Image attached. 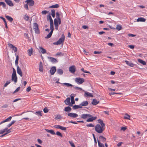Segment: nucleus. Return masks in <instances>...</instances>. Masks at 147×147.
Listing matches in <instances>:
<instances>
[{"label":"nucleus","mask_w":147,"mask_h":147,"mask_svg":"<svg viewBox=\"0 0 147 147\" xmlns=\"http://www.w3.org/2000/svg\"><path fill=\"white\" fill-rule=\"evenodd\" d=\"M95 130L98 133L101 134L104 130V128L101 127L100 124H97L95 127Z\"/></svg>","instance_id":"f257e3e1"},{"label":"nucleus","mask_w":147,"mask_h":147,"mask_svg":"<svg viewBox=\"0 0 147 147\" xmlns=\"http://www.w3.org/2000/svg\"><path fill=\"white\" fill-rule=\"evenodd\" d=\"M65 40V36L63 34L61 35V37L60 38L59 40L56 42H54L53 43L54 45H58L61 44L62 43H63Z\"/></svg>","instance_id":"f03ea898"},{"label":"nucleus","mask_w":147,"mask_h":147,"mask_svg":"<svg viewBox=\"0 0 147 147\" xmlns=\"http://www.w3.org/2000/svg\"><path fill=\"white\" fill-rule=\"evenodd\" d=\"M33 29L35 31V33L37 34L40 33V31L38 28V26L36 23L33 24Z\"/></svg>","instance_id":"7ed1b4c3"},{"label":"nucleus","mask_w":147,"mask_h":147,"mask_svg":"<svg viewBox=\"0 0 147 147\" xmlns=\"http://www.w3.org/2000/svg\"><path fill=\"white\" fill-rule=\"evenodd\" d=\"M75 81L76 82L79 84H82L84 82V79L83 78H76Z\"/></svg>","instance_id":"20e7f679"},{"label":"nucleus","mask_w":147,"mask_h":147,"mask_svg":"<svg viewBox=\"0 0 147 147\" xmlns=\"http://www.w3.org/2000/svg\"><path fill=\"white\" fill-rule=\"evenodd\" d=\"M25 2H26L29 6H32L34 4V2L33 0H27Z\"/></svg>","instance_id":"39448f33"},{"label":"nucleus","mask_w":147,"mask_h":147,"mask_svg":"<svg viewBox=\"0 0 147 147\" xmlns=\"http://www.w3.org/2000/svg\"><path fill=\"white\" fill-rule=\"evenodd\" d=\"M76 68L75 65H73L70 66L69 68V71L71 73H73L76 71Z\"/></svg>","instance_id":"423d86ee"},{"label":"nucleus","mask_w":147,"mask_h":147,"mask_svg":"<svg viewBox=\"0 0 147 147\" xmlns=\"http://www.w3.org/2000/svg\"><path fill=\"white\" fill-rule=\"evenodd\" d=\"M64 102L65 104L67 105H69L70 107H72L73 106V105L71 104V103L70 102V98L69 97H68L64 101Z\"/></svg>","instance_id":"0eeeda50"},{"label":"nucleus","mask_w":147,"mask_h":147,"mask_svg":"<svg viewBox=\"0 0 147 147\" xmlns=\"http://www.w3.org/2000/svg\"><path fill=\"white\" fill-rule=\"evenodd\" d=\"M56 67L55 66L52 67L50 70V73L51 75H53L56 71Z\"/></svg>","instance_id":"6e6552de"},{"label":"nucleus","mask_w":147,"mask_h":147,"mask_svg":"<svg viewBox=\"0 0 147 147\" xmlns=\"http://www.w3.org/2000/svg\"><path fill=\"white\" fill-rule=\"evenodd\" d=\"M68 115L69 116L73 118H76L78 116V115L77 114L73 113H68Z\"/></svg>","instance_id":"1a4fd4ad"},{"label":"nucleus","mask_w":147,"mask_h":147,"mask_svg":"<svg viewBox=\"0 0 147 147\" xmlns=\"http://www.w3.org/2000/svg\"><path fill=\"white\" fill-rule=\"evenodd\" d=\"M92 115L89 114H84L81 115V118L84 119H85L88 117H92Z\"/></svg>","instance_id":"9d476101"},{"label":"nucleus","mask_w":147,"mask_h":147,"mask_svg":"<svg viewBox=\"0 0 147 147\" xmlns=\"http://www.w3.org/2000/svg\"><path fill=\"white\" fill-rule=\"evenodd\" d=\"M9 46L14 51V52H16L17 51V48L13 46L12 44H11L9 43L8 44Z\"/></svg>","instance_id":"9b49d317"},{"label":"nucleus","mask_w":147,"mask_h":147,"mask_svg":"<svg viewBox=\"0 0 147 147\" xmlns=\"http://www.w3.org/2000/svg\"><path fill=\"white\" fill-rule=\"evenodd\" d=\"M17 77L16 75H12L11 80L13 81L15 83H16L17 82Z\"/></svg>","instance_id":"f8f14e48"},{"label":"nucleus","mask_w":147,"mask_h":147,"mask_svg":"<svg viewBox=\"0 0 147 147\" xmlns=\"http://www.w3.org/2000/svg\"><path fill=\"white\" fill-rule=\"evenodd\" d=\"M17 71L18 74H19L21 77L22 76V73L20 68L18 66L17 69Z\"/></svg>","instance_id":"ddd939ff"},{"label":"nucleus","mask_w":147,"mask_h":147,"mask_svg":"<svg viewBox=\"0 0 147 147\" xmlns=\"http://www.w3.org/2000/svg\"><path fill=\"white\" fill-rule=\"evenodd\" d=\"M90 118H88L86 120V121L87 122H92L93 120H95L96 119L97 117H90Z\"/></svg>","instance_id":"4468645a"},{"label":"nucleus","mask_w":147,"mask_h":147,"mask_svg":"<svg viewBox=\"0 0 147 147\" xmlns=\"http://www.w3.org/2000/svg\"><path fill=\"white\" fill-rule=\"evenodd\" d=\"M6 3L9 6L12 7L13 6V4L12 1L10 0H5Z\"/></svg>","instance_id":"2eb2a0df"},{"label":"nucleus","mask_w":147,"mask_h":147,"mask_svg":"<svg viewBox=\"0 0 147 147\" xmlns=\"http://www.w3.org/2000/svg\"><path fill=\"white\" fill-rule=\"evenodd\" d=\"M88 102L87 101H83L81 104H80V106L82 107V106H85L88 105Z\"/></svg>","instance_id":"dca6fc26"},{"label":"nucleus","mask_w":147,"mask_h":147,"mask_svg":"<svg viewBox=\"0 0 147 147\" xmlns=\"http://www.w3.org/2000/svg\"><path fill=\"white\" fill-rule=\"evenodd\" d=\"M39 71L41 72H43V67L42 63L41 61L40 62L39 66Z\"/></svg>","instance_id":"f3484780"},{"label":"nucleus","mask_w":147,"mask_h":147,"mask_svg":"<svg viewBox=\"0 0 147 147\" xmlns=\"http://www.w3.org/2000/svg\"><path fill=\"white\" fill-rule=\"evenodd\" d=\"M48 58L50 59V61L52 62H56L57 61V59L55 58L49 56Z\"/></svg>","instance_id":"a211bd4d"},{"label":"nucleus","mask_w":147,"mask_h":147,"mask_svg":"<svg viewBox=\"0 0 147 147\" xmlns=\"http://www.w3.org/2000/svg\"><path fill=\"white\" fill-rule=\"evenodd\" d=\"M99 102V101H97L96 99H94L92 102V104L94 105H96Z\"/></svg>","instance_id":"6ab92c4d"},{"label":"nucleus","mask_w":147,"mask_h":147,"mask_svg":"<svg viewBox=\"0 0 147 147\" xmlns=\"http://www.w3.org/2000/svg\"><path fill=\"white\" fill-rule=\"evenodd\" d=\"M45 130L48 133H50L52 135H54L55 134V132L52 129H45Z\"/></svg>","instance_id":"aec40b11"},{"label":"nucleus","mask_w":147,"mask_h":147,"mask_svg":"<svg viewBox=\"0 0 147 147\" xmlns=\"http://www.w3.org/2000/svg\"><path fill=\"white\" fill-rule=\"evenodd\" d=\"M40 49V52L42 54H44L46 52V50L45 49H44L43 48H42V47H39V49Z\"/></svg>","instance_id":"412c9836"},{"label":"nucleus","mask_w":147,"mask_h":147,"mask_svg":"<svg viewBox=\"0 0 147 147\" xmlns=\"http://www.w3.org/2000/svg\"><path fill=\"white\" fill-rule=\"evenodd\" d=\"M138 62L141 63L144 65H146V62L145 61H143L141 59H138Z\"/></svg>","instance_id":"4be33fe9"},{"label":"nucleus","mask_w":147,"mask_h":147,"mask_svg":"<svg viewBox=\"0 0 147 147\" xmlns=\"http://www.w3.org/2000/svg\"><path fill=\"white\" fill-rule=\"evenodd\" d=\"M76 95L74 94H71V104L73 105V104H74L75 103V102L74 100V96H72V95Z\"/></svg>","instance_id":"5701e85b"},{"label":"nucleus","mask_w":147,"mask_h":147,"mask_svg":"<svg viewBox=\"0 0 147 147\" xmlns=\"http://www.w3.org/2000/svg\"><path fill=\"white\" fill-rule=\"evenodd\" d=\"M71 109L70 107L68 106L65 108L64 111L65 112H70L71 111Z\"/></svg>","instance_id":"b1692460"},{"label":"nucleus","mask_w":147,"mask_h":147,"mask_svg":"<svg viewBox=\"0 0 147 147\" xmlns=\"http://www.w3.org/2000/svg\"><path fill=\"white\" fill-rule=\"evenodd\" d=\"M57 73L59 75H62L63 73V71L61 69H58L57 70Z\"/></svg>","instance_id":"393cba45"},{"label":"nucleus","mask_w":147,"mask_h":147,"mask_svg":"<svg viewBox=\"0 0 147 147\" xmlns=\"http://www.w3.org/2000/svg\"><path fill=\"white\" fill-rule=\"evenodd\" d=\"M99 139L101 141L103 142L106 141V138L102 136H99Z\"/></svg>","instance_id":"a878e982"},{"label":"nucleus","mask_w":147,"mask_h":147,"mask_svg":"<svg viewBox=\"0 0 147 147\" xmlns=\"http://www.w3.org/2000/svg\"><path fill=\"white\" fill-rule=\"evenodd\" d=\"M0 18L2 19L3 20V22H5V28H8L7 23L5 19L2 16H0Z\"/></svg>","instance_id":"bb28decb"},{"label":"nucleus","mask_w":147,"mask_h":147,"mask_svg":"<svg viewBox=\"0 0 147 147\" xmlns=\"http://www.w3.org/2000/svg\"><path fill=\"white\" fill-rule=\"evenodd\" d=\"M146 20L145 19L142 17L139 18L137 19V22H145Z\"/></svg>","instance_id":"cd10ccee"},{"label":"nucleus","mask_w":147,"mask_h":147,"mask_svg":"<svg viewBox=\"0 0 147 147\" xmlns=\"http://www.w3.org/2000/svg\"><path fill=\"white\" fill-rule=\"evenodd\" d=\"M59 7V5L58 4H56L54 5H53L52 6H50L49 7V8H58Z\"/></svg>","instance_id":"c85d7f7f"},{"label":"nucleus","mask_w":147,"mask_h":147,"mask_svg":"<svg viewBox=\"0 0 147 147\" xmlns=\"http://www.w3.org/2000/svg\"><path fill=\"white\" fill-rule=\"evenodd\" d=\"M6 18L7 19L11 22L13 21V19L12 18L8 16H6Z\"/></svg>","instance_id":"c756f323"},{"label":"nucleus","mask_w":147,"mask_h":147,"mask_svg":"<svg viewBox=\"0 0 147 147\" xmlns=\"http://www.w3.org/2000/svg\"><path fill=\"white\" fill-rule=\"evenodd\" d=\"M82 107L80 106V104L79 105H74L73 107V108L75 110L77 109L78 108H81Z\"/></svg>","instance_id":"7c9ffc66"},{"label":"nucleus","mask_w":147,"mask_h":147,"mask_svg":"<svg viewBox=\"0 0 147 147\" xmlns=\"http://www.w3.org/2000/svg\"><path fill=\"white\" fill-rule=\"evenodd\" d=\"M33 49L31 48L30 49H29L28 50L27 52L28 55L29 56H31L32 53Z\"/></svg>","instance_id":"2f4dec72"},{"label":"nucleus","mask_w":147,"mask_h":147,"mask_svg":"<svg viewBox=\"0 0 147 147\" xmlns=\"http://www.w3.org/2000/svg\"><path fill=\"white\" fill-rule=\"evenodd\" d=\"M85 94L86 95V97H93V95L88 92H85Z\"/></svg>","instance_id":"473e14b6"},{"label":"nucleus","mask_w":147,"mask_h":147,"mask_svg":"<svg viewBox=\"0 0 147 147\" xmlns=\"http://www.w3.org/2000/svg\"><path fill=\"white\" fill-rule=\"evenodd\" d=\"M62 84L63 86L64 85H65L67 87L73 86V85L72 84H69V83H63V84Z\"/></svg>","instance_id":"72a5a7b5"},{"label":"nucleus","mask_w":147,"mask_h":147,"mask_svg":"<svg viewBox=\"0 0 147 147\" xmlns=\"http://www.w3.org/2000/svg\"><path fill=\"white\" fill-rule=\"evenodd\" d=\"M19 60V56L18 55L16 56V58L15 61V64L16 65L17 67L18 65Z\"/></svg>","instance_id":"f704fd0d"},{"label":"nucleus","mask_w":147,"mask_h":147,"mask_svg":"<svg viewBox=\"0 0 147 147\" xmlns=\"http://www.w3.org/2000/svg\"><path fill=\"white\" fill-rule=\"evenodd\" d=\"M53 32H50L47 35V36L45 37V38L46 39H48L50 38L53 34Z\"/></svg>","instance_id":"c9c22d12"},{"label":"nucleus","mask_w":147,"mask_h":147,"mask_svg":"<svg viewBox=\"0 0 147 147\" xmlns=\"http://www.w3.org/2000/svg\"><path fill=\"white\" fill-rule=\"evenodd\" d=\"M130 116L127 113L125 114V115L124 116V118L125 119H130Z\"/></svg>","instance_id":"e433bc0d"},{"label":"nucleus","mask_w":147,"mask_h":147,"mask_svg":"<svg viewBox=\"0 0 147 147\" xmlns=\"http://www.w3.org/2000/svg\"><path fill=\"white\" fill-rule=\"evenodd\" d=\"M51 15L53 18H54L55 17V10L54 9L51 10Z\"/></svg>","instance_id":"4c0bfd02"},{"label":"nucleus","mask_w":147,"mask_h":147,"mask_svg":"<svg viewBox=\"0 0 147 147\" xmlns=\"http://www.w3.org/2000/svg\"><path fill=\"white\" fill-rule=\"evenodd\" d=\"M98 145L99 147H105V146L103 144L101 143L99 140H98Z\"/></svg>","instance_id":"58836bf2"},{"label":"nucleus","mask_w":147,"mask_h":147,"mask_svg":"<svg viewBox=\"0 0 147 147\" xmlns=\"http://www.w3.org/2000/svg\"><path fill=\"white\" fill-rule=\"evenodd\" d=\"M16 121L15 120L13 121L10 123H9L7 125V127H9L13 124L16 122Z\"/></svg>","instance_id":"ea45409f"},{"label":"nucleus","mask_w":147,"mask_h":147,"mask_svg":"<svg viewBox=\"0 0 147 147\" xmlns=\"http://www.w3.org/2000/svg\"><path fill=\"white\" fill-rule=\"evenodd\" d=\"M122 27L121 25H117L116 29L118 30H120L121 29Z\"/></svg>","instance_id":"a19ab883"},{"label":"nucleus","mask_w":147,"mask_h":147,"mask_svg":"<svg viewBox=\"0 0 147 147\" xmlns=\"http://www.w3.org/2000/svg\"><path fill=\"white\" fill-rule=\"evenodd\" d=\"M62 117L61 116V115H57L55 118V120H57L61 119Z\"/></svg>","instance_id":"79ce46f5"},{"label":"nucleus","mask_w":147,"mask_h":147,"mask_svg":"<svg viewBox=\"0 0 147 147\" xmlns=\"http://www.w3.org/2000/svg\"><path fill=\"white\" fill-rule=\"evenodd\" d=\"M7 129V128H4L3 129H2L0 130V134H3L6 131V130Z\"/></svg>","instance_id":"37998d69"},{"label":"nucleus","mask_w":147,"mask_h":147,"mask_svg":"<svg viewBox=\"0 0 147 147\" xmlns=\"http://www.w3.org/2000/svg\"><path fill=\"white\" fill-rule=\"evenodd\" d=\"M24 19L28 21L29 20V17L26 14L24 16Z\"/></svg>","instance_id":"c03bdc74"},{"label":"nucleus","mask_w":147,"mask_h":147,"mask_svg":"<svg viewBox=\"0 0 147 147\" xmlns=\"http://www.w3.org/2000/svg\"><path fill=\"white\" fill-rule=\"evenodd\" d=\"M50 29L51 30V32H53L54 29L53 24L50 25Z\"/></svg>","instance_id":"a18cd8bd"},{"label":"nucleus","mask_w":147,"mask_h":147,"mask_svg":"<svg viewBox=\"0 0 147 147\" xmlns=\"http://www.w3.org/2000/svg\"><path fill=\"white\" fill-rule=\"evenodd\" d=\"M11 118L12 117L11 116H10L5 120V122L10 121L11 120Z\"/></svg>","instance_id":"49530a36"},{"label":"nucleus","mask_w":147,"mask_h":147,"mask_svg":"<svg viewBox=\"0 0 147 147\" xmlns=\"http://www.w3.org/2000/svg\"><path fill=\"white\" fill-rule=\"evenodd\" d=\"M109 94L110 95H113L114 94H121V93H116V92H111V93H109Z\"/></svg>","instance_id":"de8ad7c7"},{"label":"nucleus","mask_w":147,"mask_h":147,"mask_svg":"<svg viewBox=\"0 0 147 147\" xmlns=\"http://www.w3.org/2000/svg\"><path fill=\"white\" fill-rule=\"evenodd\" d=\"M56 134L58 136H59L61 137H63L62 135V134L59 131H57L56 133Z\"/></svg>","instance_id":"09e8293b"},{"label":"nucleus","mask_w":147,"mask_h":147,"mask_svg":"<svg viewBox=\"0 0 147 147\" xmlns=\"http://www.w3.org/2000/svg\"><path fill=\"white\" fill-rule=\"evenodd\" d=\"M20 87H19L18 88H17L15 90V91L13 92V94H14L16 92H18L20 90Z\"/></svg>","instance_id":"8fccbe9b"},{"label":"nucleus","mask_w":147,"mask_h":147,"mask_svg":"<svg viewBox=\"0 0 147 147\" xmlns=\"http://www.w3.org/2000/svg\"><path fill=\"white\" fill-rule=\"evenodd\" d=\"M42 111H36V113L38 115H40V116H42V114L41 113V112H42Z\"/></svg>","instance_id":"3c124183"},{"label":"nucleus","mask_w":147,"mask_h":147,"mask_svg":"<svg viewBox=\"0 0 147 147\" xmlns=\"http://www.w3.org/2000/svg\"><path fill=\"white\" fill-rule=\"evenodd\" d=\"M81 70L84 73L90 74V72L84 70V69L83 68H82L81 69Z\"/></svg>","instance_id":"603ef678"},{"label":"nucleus","mask_w":147,"mask_h":147,"mask_svg":"<svg viewBox=\"0 0 147 147\" xmlns=\"http://www.w3.org/2000/svg\"><path fill=\"white\" fill-rule=\"evenodd\" d=\"M43 111L45 113H47L48 112L49 110L47 107H45L43 109Z\"/></svg>","instance_id":"864d4df0"},{"label":"nucleus","mask_w":147,"mask_h":147,"mask_svg":"<svg viewBox=\"0 0 147 147\" xmlns=\"http://www.w3.org/2000/svg\"><path fill=\"white\" fill-rule=\"evenodd\" d=\"M10 83V82L9 81H7L6 83L4 85V87H6L8 84Z\"/></svg>","instance_id":"5fc2aeb1"},{"label":"nucleus","mask_w":147,"mask_h":147,"mask_svg":"<svg viewBox=\"0 0 147 147\" xmlns=\"http://www.w3.org/2000/svg\"><path fill=\"white\" fill-rule=\"evenodd\" d=\"M56 17L57 19L60 18L59 14L58 12H57L56 13Z\"/></svg>","instance_id":"6e6d98bb"},{"label":"nucleus","mask_w":147,"mask_h":147,"mask_svg":"<svg viewBox=\"0 0 147 147\" xmlns=\"http://www.w3.org/2000/svg\"><path fill=\"white\" fill-rule=\"evenodd\" d=\"M69 144H70L71 146L72 147H75V145L74 143L71 141H69Z\"/></svg>","instance_id":"4d7b16f0"},{"label":"nucleus","mask_w":147,"mask_h":147,"mask_svg":"<svg viewBox=\"0 0 147 147\" xmlns=\"http://www.w3.org/2000/svg\"><path fill=\"white\" fill-rule=\"evenodd\" d=\"M54 24H59L58 23V21L57 19L55 18L54 20Z\"/></svg>","instance_id":"13d9d810"},{"label":"nucleus","mask_w":147,"mask_h":147,"mask_svg":"<svg viewBox=\"0 0 147 147\" xmlns=\"http://www.w3.org/2000/svg\"><path fill=\"white\" fill-rule=\"evenodd\" d=\"M86 126H87L88 127H94V125L92 123L87 124L86 125Z\"/></svg>","instance_id":"bf43d9fd"},{"label":"nucleus","mask_w":147,"mask_h":147,"mask_svg":"<svg viewBox=\"0 0 147 147\" xmlns=\"http://www.w3.org/2000/svg\"><path fill=\"white\" fill-rule=\"evenodd\" d=\"M24 7L27 10H28L29 9L28 6V4L27 3L26 4H25L24 5Z\"/></svg>","instance_id":"052dcab7"},{"label":"nucleus","mask_w":147,"mask_h":147,"mask_svg":"<svg viewBox=\"0 0 147 147\" xmlns=\"http://www.w3.org/2000/svg\"><path fill=\"white\" fill-rule=\"evenodd\" d=\"M1 5H2L4 7V8H5L6 5L3 2H1Z\"/></svg>","instance_id":"680f3d73"},{"label":"nucleus","mask_w":147,"mask_h":147,"mask_svg":"<svg viewBox=\"0 0 147 147\" xmlns=\"http://www.w3.org/2000/svg\"><path fill=\"white\" fill-rule=\"evenodd\" d=\"M48 12V11L46 10L42 11V14L45 15Z\"/></svg>","instance_id":"e2e57ef3"},{"label":"nucleus","mask_w":147,"mask_h":147,"mask_svg":"<svg viewBox=\"0 0 147 147\" xmlns=\"http://www.w3.org/2000/svg\"><path fill=\"white\" fill-rule=\"evenodd\" d=\"M64 54L62 53L61 52H58L56 54V55L57 56L61 55L62 56Z\"/></svg>","instance_id":"0e129e2a"},{"label":"nucleus","mask_w":147,"mask_h":147,"mask_svg":"<svg viewBox=\"0 0 147 147\" xmlns=\"http://www.w3.org/2000/svg\"><path fill=\"white\" fill-rule=\"evenodd\" d=\"M54 127L55 128L59 129H60L61 125H56L54 126Z\"/></svg>","instance_id":"69168bd1"},{"label":"nucleus","mask_w":147,"mask_h":147,"mask_svg":"<svg viewBox=\"0 0 147 147\" xmlns=\"http://www.w3.org/2000/svg\"><path fill=\"white\" fill-rule=\"evenodd\" d=\"M60 129L64 131H66V128L65 127H63L62 126H61Z\"/></svg>","instance_id":"338daca9"},{"label":"nucleus","mask_w":147,"mask_h":147,"mask_svg":"<svg viewBox=\"0 0 147 147\" xmlns=\"http://www.w3.org/2000/svg\"><path fill=\"white\" fill-rule=\"evenodd\" d=\"M100 125H101V127H102V128H104V127L105 126V124L103 123V122H102V123L100 124Z\"/></svg>","instance_id":"774afa93"}]
</instances>
